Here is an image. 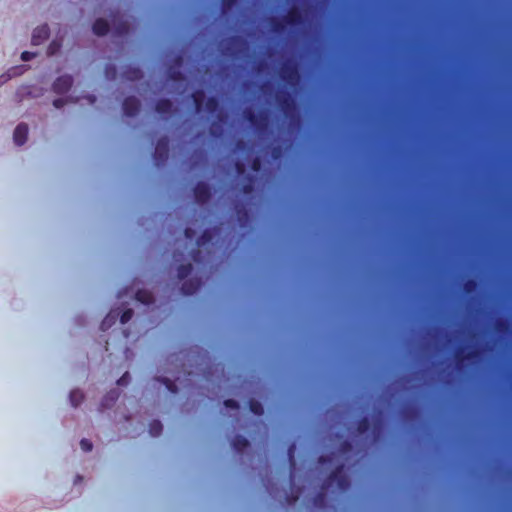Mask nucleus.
<instances>
[{
    "mask_svg": "<svg viewBox=\"0 0 512 512\" xmlns=\"http://www.w3.org/2000/svg\"><path fill=\"white\" fill-rule=\"evenodd\" d=\"M344 464H339L330 472L326 479L327 484L335 483L340 490H346L349 487V481L344 473Z\"/></svg>",
    "mask_w": 512,
    "mask_h": 512,
    "instance_id": "f257e3e1",
    "label": "nucleus"
},
{
    "mask_svg": "<svg viewBox=\"0 0 512 512\" xmlns=\"http://www.w3.org/2000/svg\"><path fill=\"white\" fill-rule=\"evenodd\" d=\"M169 157V139L167 136H163L157 140L153 158L156 165L164 164Z\"/></svg>",
    "mask_w": 512,
    "mask_h": 512,
    "instance_id": "f03ea898",
    "label": "nucleus"
},
{
    "mask_svg": "<svg viewBox=\"0 0 512 512\" xmlns=\"http://www.w3.org/2000/svg\"><path fill=\"white\" fill-rule=\"evenodd\" d=\"M280 78L288 84H294L299 80L298 67L290 61L285 62L279 72Z\"/></svg>",
    "mask_w": 512,
    "mask_h": 512,
    "instance_id": "7ed1b4c3",
    "label": "nucleus"
},
{
    "mask_svg": "<svg viewBox=\"0 0 512 512\" xmlns=\"http://www.w3.org/2000/svg\"><path fill=\"white\" fill-rule=\"evenodd\" d=\"M193 194L195 201L198 204H206L211 199L212 190L209 184L203 181H199L193 188Z\"/></svg>",
    "mask_w": 512,
    "mask_h": 512,
    "instance_id": "20e7f679",
    "label": "nucleus"
},
{
    "mask_svg": "<svg viewBox=\"0 0 512 512\" xmlns=\"http://www.w3.org/2000/svg\"><path fill=\"white\" fill-rule=\"evenodd\" d=\"M122 109L126 116L134 117L140 112V100L135 96H128L123 100Z\"/></svg>",
    "mask_w": 512,
    "mask_h": 512,
    "instance_id": "39448f33",
    "label": "nucleus"
},
{
    "mask_svg": "<svg viewBox=\"0 0 512 512\" xmlns=\"http://www.w3.org/2000/svg\"><path fill=\"white\" fill-rule=\"evenodd\" d=\"M73 85V78L70 75H62L53 82V91L57 94H64L70 90Z\"/></svg>",
    "mask_w": 512,
    "mask_h": 512,
    "instance_id": "423d86ee",
    "label": "nucleus"
},
{
    "mask_svg": "<svg viewBox=\"0 0 512 512\" xmlns=\"http://www.w3.org/2000/svg\"><path fill=\"white\" fill-rule=\"evenodd\" d=\"M284 21L287 25L291 26V27H296V26H299L303 23L304 19H303V15H302V12L300 10V8L296 7V6H292L287 14L284 16Z\"/></svg>",
    "mask_w": 512,
    "mask_h": 512,
    "instance_id": "0eeeda50",
    "label": "nucleus"
},
{
    "mask_svg": "<svg viewBox=\"0 0 512 512\" xmlns=\"http://www.w3.org/2000/svg\"><path fill=\"white\" fill-rule=\"evenodd\" d=\"M243 117L246 121H248L252 126L262 129L267 121L266 115H257L253 110L251 109H245L243 112Z\"/></svg>",
    "mask_w": 512,
    "mask_h": 512,
    "instance_id": "6e6552de",
    "label": "nucleus"
},
{
    "mask_svg": "<svg viewBox=\"0 0 512 512\" xmlns=\"http://www.w3.org/2000/svg\"><path fill=\"white\" fill-rule=\"evenodd\" d=\"M50 29L47 24H43L34 29L31 42L33 45H40L49 38Z\"/></svg>",
    "mask_w": 512,
    "mask_h": 512,
    "instance_id": "1a4fd4ad",
    "label": "nucleus"
},
{
    "mask_svg": "<svg viewBox=\"0 0 512 512\" xmlns=\"http://www.w3.org/2000/svg\"><path fill=\"white\" fill-rule=\"evenodd\" d=\"M28 125L25 123H20L16 126L13 133V140L16 145H23L28 139Z\"/></svg>",
    "mask_w": 512,
    "mask_h": 512,
    "instance_id": "9d476101",
    "label": "nucleus"
},
{
    "mask_svg": "<svg viewBox=\"0 0 512 512\" xmlns=\"http://www.w3.org/2000/svg\"><path fill=\"white\" fill-rule=\"evenodd\" d=\"M479 351L478 350H471L467 353H464L463 348H459L455 354L456 359V365L458 368H461L463 366V363L468 360H474L478 358Z\"/></svg>",
    "mask_w": 512,
    "mask_h": 512,
    "instance_id": "9b49d317",
    "label": "nucleus"
},
{
    "mask_svg": "<svg viewBox=\"0 0 512 512\" xmlns=\"http://www.w3.org/2000/svg\"><path fill=\"white\" fill-rule=\"evenodd\" d=\"M277 102L283 113L288 116L294 110V101L289 93H284L277 97Z\"/></svg>",
    "mask_w": 512,
    "mask_h": 512,
    "instance_id": "f8f14e48",
    "label": "nucleus"
},
{
    "mask_svg": "<svg viewBox=\"0 0 512 512\" xmlns=\"http://www.w3.org/2000/svg\"><path fill=\"white\" fill-rule=\"evenodd\" d=\"M155 110L162 116L170 115L173 112V102L166 98L159 99L155 103Z\"/></svg>",
    "mask_w": 512,
    "mask_h": 512,
    "instance_id": "ddd939ff",
    "label": "nucleus"
},
{
    "mask_svg": "<svg viewBox=\"0 0 512 512\" xmlns=\"http://www.w3.org/2000/svg\"><path fill=\"white\" fill-rule=\"evenodd\" d=\"M201 281L199 279H189L183 282L181 292L184 295L190 296L197 292L200 288Z\"/></svg>",
    "mask_w": 512,
    "mask_h": 512,
    "instance_id": "4468645a",
    "label": "nucleus"
},
{
    "mask_svg": "<svg viewBox=\"0 0 512 512\" xmlns=\"http://www.w3.org/2000/svg\"><path fill=\"white\" fill-rule=\"evenodd\" d=\"M109 29V23L103 18L96 19L92 25L93 33L97 36L106 35Z\"/></svg>",
    "mask_w": 512,
    "mask_h": 512,
    "instance_id": "2eb2a0df",
    "label": "nucleus"
},
{
    "mask_svg": "<svg viewBox=\"0 0 512 512\" xmlns=\"http://www.w3.org/2000/svg\"><path fill=\"white\" fill-rule=\"evenodd\" d=\"M123 77L129 81H138L143 78V72L138 67L127 66L123 71Z\"/></svg>",
    "mask_w": 512,
    "mask_h": 512,
    "instance_id": "dca6fc26",
    "label": "nucleus"
},
{
    "mask_svg": "<svg viewBox=\"0 0 512 512\" xmlns=\"http://www.w3.org/2000/svg\"><path fill=\"white\" fill-rule=\"evenodd\" d=\"M231 446L236 452L241 453L250 446V443L244 436L236 435L231 441Z\"/></svg>",
    "mask_w": 512,
    "mask_h": 512,
    "instance_id": "f3484780",
    "label": "nucleus"
},
{
    "mask_svg": "<svg viewBox=\"0 0 512 512\" xmlns=\"http://www.w3.org/2000/svg\"><path fill=\"white\" fill-rule=\"evenodd\" d=\"M191 98L193 100L196 111L201 112L203 110V104L205 102V92L201 89L195 90L191 94Z\"/></svg>",
    "mask_w": 512,
    "mask_h": 512,
    "instance_id": "a211bd4d",
    "label": "nucleus"
},
{
    "mask_svg": "<svg viewBox=\"0 0 512 512\" xmlns=\"http://www.w3.org/2000/svg\"><path fill=\"white\" fill-rule=\"evenodd\" d=\"M135 298L143 304H151L154 302L152 293L145 289H138L135 293Z\"/></svg>",
    "mask_w": 512,
    "mask_h": 512,
    "instance_id": "6ab92c4d",
    "label": "nucleus"
},
{
    "mask_svg": "<svg viewBox=\"0 0 512 512\" xmlns=\"http://www.w3.org/2000/svg\"><path fill=\"white\" fill-rule=\"evenodd\" d=\"M167 78H168V80L175 82V83H181L185 80V76L183 75V73L174 67L168 68Z\"/></svg>",
    "mask_w": 512,
    "mask_h": 512,
    "instance_id": "aec40b11",
    "label": "nucleus"
},
{
    "mask_svg": "<svg viewBox=\"0 0 512 512\" xmlns=\"http://www.w3.org/2000/svg\"><path fill=\"white\" fill-rule=\"evenodd\" d=\"M69 400L73 407H77L83 402L84 393L79 389H74L69 394Z\"/></svg>",
    "mask_w": 512,
    "mask_h": 512,
    "instance_id": "412c9836",
    "label": "nucleus"
},
{
    "mask_svg": "<svg viewBox=\"0 0 512 512\" xmlns=\"http://www.w3.org/2000/svg\"><path fill=\"white\" fill-rule=\"evenodd\" d=\"M220 108V102L217 97L211 96L205 101V109L208 113L214 114Z\"/></svg>",
    "mask_w": 512,
    "mask_h": 512,
    "instance_id": "4be33fe9",
    "label": "nucleus"
},
{
    "mask_svg": "<svg viewBox=\"0 0 512 512\" xmlns=\"http://www.w3.org/2000/svg\"><path fill=\"white\" fill-rule=\"evenodd\" d=\"M119 392L117 390L110 391L103 399L101 405L104 408H110L118 399Z\"/></svg>",
    "mask_w": 512,
    "mask_h": 512,
    "instance_id": "5701e85b",
    "label": "nucleus"
},
{
    "mask_svg": "<svg viewBox=\"0 0 512 512\" xmlns=\"http://www.w3.org/2000/svg\"><path fill=\"white\" fill-rule=\"evenodd\" d=\"M286 23L284 21V17L282 19L271 18L270 27L275 33H282L285 31Z\"/></svg>",
    "mask_w": 512,
    "mask_h": 512,
    "instance_id": "b1692460",
    "label": "nucleus"
},
{
    "mask_svg": "<svg viewBox=\"0 0 512 512\" xmlns=\"http://www.w3.org/2000/svg\"><path fill=\"white\" fill-rule=\"evenodd\" d=\"M213 233L210 229H205L201 235L198 237L196 244L198 247L204 246L210 242H212Z\"/></svg>",
    "mask_w": 512,
    "mask_h": 512,
    "instance_id": "393cba45",
    "label": "nucleus"
},
{
    "mask_svg": "<svg viewBox=\"0 0 512 512\" xmlns=\"http://www.w3.org/2000/svg\"><path fill=\"white\" fill-rule=\"evenodd\" d=\"M193 270V266L191 263L181 264L177 268V277L180 280L185 279L188 277Z\"/></svg>",
    "mask_w": 512,
    "mask_h": 512,
    "instance_id": "a878e982",
    "label": "nucleus"
},
{
    "mask_svg": "<svg viewBox=\"0 0 512 512\" xmlns=\"http://www.w3.org/2000/svg\"><path fill=\"white\" fill-rule=\"evenodd\" d=\"M371 423L368 417L360 418L356 423V430L359 434H365L370 430Z\"/></svg>",
    "mask_w": 512,
    "mask_h": 512,
    "instance_id": "bb28decb",
    "label": "nucleus"
},
{
    "mask_svg": "<svg viewBox=\"0 0 512 512\" xmlns=\"http://www.w3.org/2000/svg\"><path fill=\"white\" fill-rule=\"evenodd\" d=\"M163 431V425L159 420H152L149 423V433L153 437L159 436Z\"/></svg>",
    "mask_w": 512,
    "mask_h": 512,
    "instance_id": "cd10ccee",
    "label": "nucleus"
},
{
    "mask_svg": "<svg viewBox=\"0 0 512 512\" xmlns=\"http://www.w3.org/2000/svg\"><path fill=\"white\" fill-rule=\"evenodd\" d=\"M249 409L253 414L258 416H261L264 413L263 405L259 401L254 399L249 400Z\"/></svg>",
    "mask_w": 512,
    "mask_h": 512,
    "instance_id": "c85d7f7f",
    "label": "nucleus"
},
{
    "mask_svg": "<svg viewBox=\"0 0 512 512\" xmlns=\"http://www.w3.org/2000/svg\"><path fill=\"white\" fill-rule=\"evenodd\" d=\"M118 316V314L116 315H112V312H110L104 319L103 321L101 322V325H100V328L101 330L105 331L107 330L108 328H110L114 323H115V320H116V317Z\"/></svg>",
    "mask_w": 512,
    "mask_h": 512,
    "instance_id": "c756f323",
    "label": "nucleus"
},
{
    "mask_svg": "<svg viewBox=\"0 0 512 512\" xmlns=\"http://www.w3.org/2000/svg\"><path fill=\"white\" fill-rule=\"evenodd\" d=\"M478 288V282L475 279H468L463 284V290L465 293L470 294L477 290Z\"/></svg>",
    "mask_w": 512,
    "mask_h": 512,
    "instance_id": "7c9ffc66",
    "label": "nucleus"
},
{
    "mask_svg": "<svg viewBox=\"0 0 512 512\" xmlns=\"http://www.w3.org/2000/svg\"><path fill=\"white\" fill-rule=\"evenodd\" d=\"M158 381L160 383L164 384L166 386L167 390L170 391L171 393H177V391H178L177 385L169 378H165V377L158 378Z\"/></svg>",
    "mask_w": 512,
    "mask_h": 512,
    "instance_id": "2f4dec72",
    "label": "nucleus"
},
{
    "mask_svg": "<svg viewBox=\"0 0 512 512\" xmlns=\"http://www.w3.org/2000/svg\"><path fill=\"white\" fill-rule=\"evenodd\" d=\"M295 450H296V445L295 443H291L287 449V456H288V461H289V465L291 468H294L295 465H296V462H295Z\"/></svg>",
    "mask_w": 512,
    "mask_h": 512,
    "instance_id": "473e14b6",
    "label": "nucleus"
},
{
    "mask_svg": "<svg viewBox=\"0 0 512 512\" xmlns=\"http://www.w3.org/2000/svg\"><path fill=\"white\" fill-rule=\"evenodd\" d=\"M105 77L107 79H115L117 76V68L113 64H107L104 69Z\"/></svg>",
    "mask_w": 512,
    "mask_h": 512,
    "instance_id": "72a5a7b5",
    "label": "nucleus"
},
{
    "mask_svg": "<svg viewBox=\"0 0 512 512\" xmlns=\"http://www.w3.org/2000/svg\"><path fill=\"white\" fill-rule=\"evenodd\" d=\"M134 315V311L131 308L125 309L120 315L121 324H126L129 322Z\"/></svg>",
    "mask_w": 512,
    "mask_h": 512,
    "instance_id": "f704fd0d",
    "label": "nucleus"
},
{
    "mask_svg": "<svg viewBox=\"0 0 512 512\" xmlns=\"http://www.w3.org/2000/svg\"><path fill=\"white\" fill-rule=\"evenodd\" d=\"M495 328L498 332H507L509 330V322L504 319H498Z\"/></svg>",
    "mask_w": 512,
    "mask_h": 512,
    "instance_id": "c9c22d12",
    "label": "nucleus"
},
{
    "mask_svg": "<svg viewBox=\"0 0 512 512\" xmlns=\"http://www.w3.org/2000/svg\"><path fill=\"white\" fill-rule=\"evenodd\" d=\"M239 0H222V12L230 10L233 6L238 3Z\"/></svg>",
    "mask_w": 512,
    "mask_h": 512,
    "instance_id": "e433bc0d",
    "label": "nucleus"
},
{
    "mask_svg": "<svg viewBox=\"0 0 512 512\" xmlns=\"http://www.w3.org/2000/svg\"><path fill=\"white\" fill-rule=\"evenodd\" d=\"M300 496V489H297L296 493H291L286 496V502L290 505L295 504Z\"/></svg>",
    "mask_w": 512,
    "mask_h": 512,
    "instance_id": "4c0bfd02",
    "label": "nucleus"
},
{
    "mask_svg": "<svg viewBox=\"0 0 512 512\" xmlns=\"http://www.w3.org/2000/svg\"><path fill=\"white\" fill-rule=\"evenodd\" d=\"M261 167H262V161H261L260 157L257 156L255 158H253L251 161V169L254 172H259Z\"/></svg>",
    "mask_w": 512,
    "mask_h": 512,
    "instance_id": "58836bf2",
    "label": "nucleus"
},
{
    "mask_svg": "<svg viewBox=\"0 0 512 512\" xmlns=\"http://www.w3.org/2000/svg\"><path fill=\"white\" fill-rule=\"evenodd\" d=\"M80 446L85 452H90L93 448L92 442L85 438L80 441Z\"/></svg>",
    "mask_w": 512,
    "mask_h": 512,
    "instance_id": "ea45409f",
    "label": "nucleus"
},
{
    "mask_svg": "<svg viewBox=\"0 0 512 512\" xmlns=\"http://www.w3.org/2000/svg\"><path fill=\"white\" fill-rule=\"evenodd\" d=\"M224 406L230 409L238 410L239 409V403L234 399H227L224 401Z\"/></svg>",
    "mask_w": 512,
    "mask_h": 512,
    "instance_id": "a19ab883",
    "label": "nucleus"
},
{
    "mask_svg": "<svg viewBox=\"0 0 512 512\" xmlns=\"http://www.w3.org/2000/svg\"><path fill=\"white\" fill-rule=\"evenodd\" d=\"M130 381V375L128 372H125L118 380H117V384L119 386H125L129 383Z\"/></svg>",
    "mask_w": 512,
    "mask_h": 512,
    "instance_id": "79ce46f5",
    "label": "nucleus"
},
{
    "mask_svg": "<svg viewBox=\"0 0 512 512\" xmlns=\"http://www.w3.org/2000/svg\"><path fill=\"white\" fill-rule=\"evenodd\" d=\"M283 154V149L281 146H274L272 148V157L274 159H279Z\"/></svg>",
    "mask_w": 512,
    "mask_h": 512,
    "instance_id": "37998d69",
    "label": "nucleus"
},
{
    "mask_svg": "<svg viewBox=\"0 0 512 512\" xmlns=\"http://www.w3.org/2000/svg\"><path fill=\"white\" fill-rule=\"evenodd\" d=\"M340 450L342 452H350L352 450V444L350 441L345 440L340 444Z\"/></svg>",
    "mask_w": 512,
    "mask_h": 512,
    "instance_id": "c03bdc74",
    "label": "nucleus"
},
{
    "mask_svg": "<svg viewBox=\"0 0 512 512\" xmlns=\"http://www.w3.org/2000/svg\"><path fill=\"white\" fill-rule=\"evenodd\" d=\"M129 27L126 23H121L117 28V33L120 35H125L128 33Z\"/></svg>",
    "mask_w": 512,
    "mask_h": 512,
    "instance_id": "a18cd8bd",
    "label": "nucleus"
},
{
    "mask_svg": "<svg viewBox=\"0 0 512 512\" xmlns=\"http://www.w3.org/2000/svg\"><path fill=\"white\" fill-rule=\"evenodd\" d=\"M60 48V44L56 41H52L48 47L49 54H54Z\"/></svg>",
    "mask_w": 512,
    "mask_h": 512,
    "instance_id": "49530a36",
    "label": "nucleus"
},
{
    "mask_svg": "<svg viewBox=\"0 0 512 512\" xmlns=\"http://www.w3.org/2000/svg\"><path fill=\"white\" fill-rule=\"evenodd\" d=\"M184 236L188 240H192L195 237V231L192 228H185L184 230Z\"/></svg>",
    "mask_w": 512,
    "mask_h": 512,
    "instance_id": "de8ad7c7",
    "label": "nucleus"
},
{
    "mask_svg": "<svg viewBox=\"0 0 512 512\" xmlns=\"http://www.w3.org/2000/svg\"><path fill=\"white\" fill-rule=\"evenodd\" d=\"M34 56H35V54H34V53L29 52V51H24V52H22V54H21V59H22L23 61H30L31 59H33V58H34Z\"/></svg>",
    "mask_w": 512,
    "mask_h": 512,
    "instance_id": "09e8293b",
    "label": "nucleus"
},
{
    "mask_svg": "<svg viewBox=\"0 0 512 512\" xmlns=\"http://www.w3.org/2000/svg\"><path fill=\"white\" fill-rule=\"evenodd\" d=\"M242 192L244 194H250L253 191V185L252 183H246L242 186Z\"/></svg>",
    "mask_w": 512,
    "mask_h": 512,
    "instance_id": "8fccbe9b",
    "label": "nucleus"
},
{
    "mask_svg": "<svg viewBox=\"0 0 512 512\" xmlns=\"http://www.w3.org/2000/svg\"><path fill=\"white\" fill-rule=\"evenodd\" d=\"M325 496L322 492L318 493L315 497H314V504L315 505H319L323 500H324Z\"/></svg>",
    "mask_w": 512,
    "mask_h": 512,
    "instance_id": "3c124183",
    "label": "nucleus"
},
{
    "mask_svg": "<svg viewBox=\"0 0 512 512\" xmlns=\"http://www.w3.org/2000/svg\"><path fill=\"white\" fill-rule=\"evenodd\" d=\"M330 461H331V457H329V456H324V455H322V456H320V457L318 458V462H319L320 464H327V463H329Z\"/></svg>",
    "mask_w": 512,
    "mask_h": 512,
    "instance_id": "603ef678",
    "label": "nucleus"
},
{
    "mask_svg": "<svg viewBox=\"0 0 512 512\" xmlns=\"http://www.w3.org/2000/svg\"><path fill=\"white\" fill-rule=\"evenodd\" d=\"M235 167H236V170H237V172H238L239 174H240V173H243V172H244V170H245V166H244V164H243L242 162H240V161L236 162Z\"/></svg>",
    "mask_w": 512,
    "mask_h": 512,
    "instance_id": "864d4df0",
    "label": "nucleus"
},
{
    "mask_svg": "<svg viewBox=\"0 0 512 512\" xmlns=\"http://www.w3.org/2000/svg\"><path fill=\"white\" fill-rule=\"evenodd\" d=\"M53 105H54L56 108H61V107H63V105H64V100H63V99H60V98L55 99V100L53 101Z\"/></svg>",
    "mask_w": 512,
    "mask_h": 512,
    "instance_id": "5fc2aeb1",
    "label": "nucleus"
},
{
    "mask_svg": "<svg viewBox=\"0 0 512 512\" xmlns=\"http://www.w3.org/2000/svg\"><path fill=\"white\" fill-rule=\"evenodd\" d=\"M200 255V251L198 249H194L192 251V258L194 259V261H198V256Z\"/></svg>",
    "mask_w": 512,
    "mask_h": 512,
    "instance_id": "6e6d98bb",
    "label": "nucleus"
},
{
    "mask_svg": "<svg viewBox=\"0 0 512 512\" xmlns=\"http://www.w3.org/2000/svg\"><path fill=\"white\" fill-rule=\"evenodd\" d=\"M174 61H175L176 65L180 66L182 64V62H183V57L181 55H177L175 57Z\"/></svg>",
    "mask_w": 512,
    "mask_h": 512,
    "instance_id": "4d7b16f0",
    "label": "nucleus"
},
{
    "mask_svg": "<svg viewBox=\"0 0 512 512\" xmlns=\"http://www.w3.org/2000/svg\"><path fill=\"white\" fill-rule=\"evenodd\" d=\"M237 213L240 215L242 214L244 217H247V212L245 210L244 207H241L240 209L237 210Z\"/></svg>",
    "mask_w": 512,
    "mask_h": 512,
    "instance_id": "13d9d810",
    "label": "nucleus"
},
{
    "mask_svg": "<svg viewBox=\"0 0 512 512\" xmlns=\"http://www.w3.org/2000/svg\"><path fill=\"white\" fill-rule=\"evenodd\" d=\"M237 148L243 149L245 148V143L243 141H238L236 144Z\"/></svg>",
    "mask_w": 512,
    "mask_h": 512,
    "instance_id": "bf43d9fd",
    "label": "nucleus"
},
{
    "mask_svg": "<svg viewBox=\"0 0 512 512\" xmlns=\"http://www.w3.org/2000/svg\"><path fill=\"white\" fill-rule=\"evenodd\" d=\"M2 79H3V81H2V82L6 81L5 75H1V76H0V80H2Z\"/></svg>",
    "mask_w": 512,
    "mask_h": 512,
    "instance_id": "052dcab7",
    "label": "nucleus"
},
{
    "mask_svg": "<svg viewBox=\"0 0 512 512\" xmlns=\"http://www.w3.org/2000/svg\"><path fill=\"white\" fill-rule=\"evenodd\" d=\"M90 101H91V102H94V101H95V96H91V97H90Z\"/></svg>",
    "mask_w": 512,
    "mask_h": 512,
    "instance_id": "680f3d73",
    "label": "nucleus"
}]
</instances>
